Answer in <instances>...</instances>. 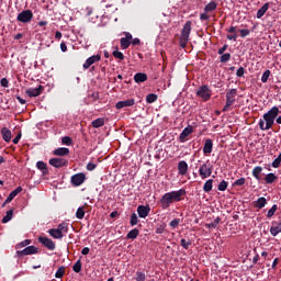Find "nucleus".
<instances>
[{
	"mask_svg": "<svg viewBox=\"0 0 281 281\" xmlns=\"http://www.w3.org/2000/svg\"><path fill=\"white\" fill-rule=\"evenodd\" d=\"M280 115V108L272 106L267 113L263 114L266 121V128H271L276 122V117Z\"/></svg>",
	"mask_w": 281,
	"mask_h": 281,
	"instance_id": "obj_1",
	"label": "nucleus"
},
{
	"mask_svg": "<svg viewBox=\"0 0 281 281\" xmlns=\"http://www.w3.org/2000/svg\"><path fill=\"white\" fill-rule=\"evenodd\" d=\"M192 32V22L191 21H187L182 31H181V35H180V47H182V49H186V47L188 46V41H190V33Z\"/></svg>",
	"mask_w": 281,
	"mask_h": 281,
	"instance_id": "obj_2",
	"label": "nucleus"
},
{
	"mask_svg": "<svg viewBox=\"0 0 281 281\" xmlns=\"http://www.w3.org/2000/svg\"><path fill=\"white\" fill-rule=\"evenodd\" d=\"M195 95H198V98H201L203 102H207L212 98V89H210L207 85L201 86L200 88H198Z\"/></svg>",
	"mask_w": 281,
	"mask_h": 281,
	"instance_id": "obj_3",
	"label": "nucleus"
},
{
	"mask_svg": "<svg viewBox=\"0 0 281 281\" xmlns=\"http://www.w3.org/2000/svg\"><path fill=\"white\" fill-rule=\"evenodd\" d=\"M218 8L216 1H211L204 7V12L200 14V21H210V13L214 12Z\"/></svg>",
	"mask_w": 281,
	"mask_h": 281,
	"instance_id": "obj_4",
	"label": "nucleus"
},
{
	"mask_svg": "<svg viewBox=\"0 0 281 281\" xmlns=\"http://www.w3.org/2000/svg\"><path fill=\"white\" fill-rule=\"evenodd\" d=\"M213 169L214 167L212 166V164H210V160L201 165L199 169V175L201 179H207V177H212Z\"/></svg>",
	"mask_w": 281,
	"mask_h": 281,
	"instance_id": "obj_5",
	"label": "nucleus"
},
{
	"mask_svg": "<svg viewBox=\"0 0 281 281\" xmlns=\"http://www.w3.org/2000/svg\"><path fill=\"white\" fill-rule=\"evenodd\" d=\"M34 19V13L32 10H24L18 14L16 21L20 23H30Z\"/></svg>",
	"mask_w": 281,
	"mask_h": 281,
	"instance_id": "obj_6",
	"label": "nucleus"
},
{
	"mask_svg": "<svg viewBox=\"0 0 281 281\" xmlns=\"http://www.w3.org/2000/svg\"><path fill=\"white\" fill-rule=\"evenodd\" d=\"M159 203L162 210H168V207H170V205L175 203L172 200V195H170V192L165 193L159 200Z\"/></svg>",
	"mask_w": 281,
	"mask_h": 281,
	"instance_id": "obj_7",
	"label": "nucleus"
},
{
	"mask_svg": "<svg viewBox=\"0 0 281 281\" xmlns=\"http://www.w3.org/2000/svg\"><path fill=\"white\" fill-rule=\"evenodd\" d=\"M85 181H87V176L82 172L76 173L70 178V182L75 186V188L82 186Z\"/></svg>",
	"mask_w": 281,
	"mask_h": 281,
	"instance_id": "obj_8",
	"label": "nucleus"
},
{
	"mask_svg": "<svg viewBox=\"0 0 281 281\" xmlns=\"http://www.w3.org/2000/svg\"><path fill=\"white\" fill-rule=\"evenodd\" d=\"M194 133V127L192 125H188L181 133L179 136V142L180 144H186V140L188 139V137H190V135H192Z\"/></svg>",
	"mask_w": 281,
	"mask_h": 281,
	"instance_id": "obj_9",
	"label": "nucleus"
},
{
	"mask_svg": "<svg viewBox=\"0 0 281 281\" xmlns=\"http://www.w3.org/2000/svg\"><path fill=\"white\" fill-rule=\"evenodd\" d=\"M49 165L53 166V168H65L69 165V160L65 158H50Z\"/></svg>",
	"mask_w": 281,
	"mask_h": 281,
	"instance_id": "obj_10",
	"label": "nucleus"
},
{
	"mask_svg": "<svg viewBox=\"0 0 281 281\" xmlns=\"http://www.w3.org/2000/svg\"><path fill=\"white\" fill-rule=\"evenodd\" d=\"M45 90V87L40 85L37 88H29L25 90V93L29 98H38L41 93Z\"/></svg>",
	"mask_w": 281,
	"mask_h": 281,
	"instance_id": "obj_11",
	"label": "nucleus"
},
{
	"mask_svg": "<svg viewBox=\"0 0 281 281\" xmlns=\"http://www.w3.org/2000/svg\"><path fill=\"white\" fill-rule=\"evenodd\" d=\"M173 203H179V201H183V196H186L187 191L186 189H179L178 191L169 192Z\"/></svg>",
	"mask_w": 281,
	"mask_h": 281,
	"instance_id": "obj_12",
	"label": "nucleus"
},
{
	"mask_svg": "<svg viewBox=\"0 0 281 281\" xmlns=\"http://www.w3.org/2000/svg\"><path fill=\"white\" fill-rule=\"evenodd\" d=\"M38 243H41L43 246H45L46 249H49V251H54V249H56V243H54V240H52L47 237L40 236Z\"/></svg>",
	"mask_w": 281,
	"mask_h": 281,
	"instance_id": "obj_13",
	"label": "nucleus"
},
{
	"mask_svg": "<svg viewBox=\"0 0 281 281\" xmlns=\"http://www.w3.org/2000/svg\"><path fill=\"white\" fill-rule=\"evenodd\" d=\"M34 254H38V248L35 246H27L23 250L18 251V256H33Z\"/></svg>",
	"mask_w": 281,
	"mask_h": 281,
	"instance_id": "obj_14",
	"label": "nucleus"
},
{
	"mask_svg": "<svg viewBox=\"0 0 281 281\" xmlns=\"http://www.w3.org/2000/svg\"><path fill=\"white\" fill-rule=\"evenodd\" d=\"M100 60H102V56L99 54L89 57L83 64V69H89L91 65H95V63H100Z\"/></svg>",
	"mask_w": 281,
	"mask_h": 281,
	"instance_id": "obj_15",
	"label": "nucleus"
},
{
	"mask_svg": "<svg viewBox=\"0 0 281 281\" xmlns=\"http://www.w3.org/2000/svg\"><path fill=\"white\" fill-rule=\"evenodd\" d=\"M0 135L3 139V142H5L7 144H10V142H12V131H10V128L2 127L0 130Z\"/></svg>",
	"mask_w": 281,
	"mask_h": 281,
	"instance_id": "obj_16",
	"label": "nucleus"
},
{
	"mask_svg": "<svg viewBox=\"0 0 281 281\" xmlns=\"http://www.w3.org/2000/svg\"><path fill=\"white\" fill-rule=\"evenodd\" d=\"M21 192H23V188L22 187H18L16 189H14L9 196L5 199L4 203H3V207L4 205H8V203H12V201H14V198L18 196L19 194H21Z\"/></svg>",
	"mask_w": 281,
	"mask_h": 281,
	"instance_id": "obj_17",
	"label": "nucleus"
},
{
	"mask_svg": "<svg viewBox=\"0 0 281 281\" xmlns=\"http://www.w3.org/2000/svg\"><path fill=\"white\" fill-rule=\"evenodd\" d=\"M131 41H133V35L131 33H125V37L121 38V48L128 49L131 47Z\"/></svg>",
	"mask_w": 281,
	"mask_h": 281,
	"instance_id": "obj_18",
	"label": "nucleus"
},
{
	"mask_svg": "<svg viewBox=\"0 0 281 281\" xmlns=\"http://www.w3.org/2000/svg\"><path fill=\"white\" fill-rule=\"evenodd\" d=\"M137 214L139 218H146L150 214V205H138Z\"/></svg>",
	"mask_w": 281,
	"mask_h": 281,
	"instance_id": "obj_19",
	"label": "nucleus"
},
{
	"mask_svg": "<svg viewBox=\"0 0 281 281\" xmlns=\"http://www.w3.org/2000/svg\"><path fill=\"white\" fill-rule=\"evenodd\" d=\"M128 106H135V99H127L125 101H119L116 104H115V108L117 110L120 109H126Z\"/></svg>",
	"mask_w": 281,
	"mask_h": 281,
	"instance_id": "obj_20",
	"label": "nucleus"
},
{
	"mask_svg": "<svg viewBox=\"0 0 281 281\" xmlns=\"http://www.w3.org/2000/svg\"><path fill=\"white\" fill-rule=\"evenodd\" d=\"M213 148H214V142L212 140V138H206L204 142L203 154L212 155Z\"/></svg>",
	"mask_w": 281,
	"mask_h": 281,
	"instance_id": "obj_21",
	"label": "nucleus"
},
{
	"mask_svg": "<svg viewBox=\"0 0 281 281\" xmlns=\"http://www.w3.org/2000/svg\"><path fill=\"white\" fill-rule=\"evenodd\" d=\"M238 94V90L233 88L226 92V102L234 104L236 102V95Z\"/></svg>",
	"mask_w": 281,
	"mask_h": 281,
	"instance_id": "obj_22",
	"label": "nucleus"
},
{
	"mask_svg": "<svg viewBox=\"0 0 281 281\" xmlns=\"http://www.w3.org/2000/svg\"><path fill=\"white\" fill-rule=\"evenodd\" d=\"M270 234L271 236H278V234H281V221L272 222V226L270 227Z\"/></svg>",
	"mask_w": 281,
	"mask_h": 281,
	"instance_id": "obj_23",
	"label": "nucleus"
},
{
	"mask_svg": "<svg viewBox=\"0 0 281 281\" xmlns=\"http://www.w3.org/2000/svg\"><path fill=\"white\" fill-rule=\"evenodd\" d=\"M178 171L179 175H181L182 177L188 175V162H186V160H181L178 162Z\"/></svg>",
	"mask_w": 281,
	"mask_h": 281,
	"instance_id": "obj_24",
	"label": "nucleus"
},
{
	"mask_svg": "<svg viewBox=\"0 0 281 281\" xmlns=\"http://www.w3.org/2000/svg\"><path fill=\"white\" fill-rule=\"evenodd\" d=\"M146 80H148V75H146V72H137L134 76V82H137V85L146 82Z\"/></svg>",
	"mask_w": 281,
	"mask_h": 281,
	"instance_id": "obj_25",
	"label": "nucleus"
},
{
	"mask_svg": "<svg viewBox=\"0 0 281 281\" xmlns=\"http://www.w3.org/2000/svg\"><path fill=\"white\" fill-rule=\"evenodd\" d=\"M270 2H266L258 11H257V19H262L265 14H267V10H269Z\"/></svg>",
	"mask_w": 281,
	"mask_h": 281,
	"instance_id": "obj_26",
	"label": "nucleus"
},
{
	"mask_svg": "<svg viewBox=\"0 0 281 281\" xmlns=\"http://www.w3.org/2000/svg\"><path fill=\"white\" fill-rule=\"evenodd\" d=\"M48 234L57 239V240H60L61 238H65V234L60 233V231H58L57 228H52L48 231Z\"/></svg>",
	"mask_w": 281,
	"mask_h": 281,
	"instance_id": "obj_27",
	"label": "nucleus"
},
{
	"mask_svg": "<svg viewBox=\"0 0 281 281\" xmlns=\"http://www.w3.org/2000/svg\"><path fill=\"white\" fill-rule=\"evenodd\" d=\"M54 155H56L57 157H67V155H69V148L59 147L54 150Z\"/></svg>",
	"mask_w": 281,
	"mask_h": 281,
	"instance_id": "obj_28",
	"label": "nucleus"
},
{
	"mask_svg": "<svg viewBox=\"0 0 281 281\" xmlns=\"http://www.w3.org/2000/svg\"><path fill=\"white\" fill-rule=\"evenodd\" d=\"M267 205V198L261 196L254 203V207H257V210H262Z\"/></svg>",
	"mask_w": 281,
	"mask_h": 281,
	"instance_id": "obj_29",
	"label": "nucleus"
},
{
	"mask_svg": "<svg viewBox=\"0 0 281 281\" xmlns=\"http://www.w3.org/2000/svg\"><path fill=\"white\" fill-rule=\"evenodd\" d=\"M13 216H14V209H11V210L7 211V214L1 220V223H3V224L10 223V220L13 218Z\"/></svg>",
	"mask_w": 281,
	"mask_h": 281,
	"instance_id": "obj_30",
	"label": "nucleus"
},
{
	"mask_svg": "<svg viewBox=\"0 0 281 281\" xmlns=\"http://www.w3.org/2000/svg\"><path fill=\"white\" fill-rule=\"evenodd\" d=\"M57 231L60 232V234H67L69 232V224L66 222H63L57 226Z\"/></svg>",
	"mask_w": 281,
	"mask_h": 281,
	"instance_id": "obj_31",
	"label": "nucleus"
},
{
	"mask_svg": "<svg viewBox=\"0 0 281 281\" xmlns=\"http://www.w3.org/2000/svg\"><path fill=\"white\" fill-rule=\"evenodd\" d=\"M138 236H139V229L134 228L127 233L126 238H128L130 240H135V238H137Z\"/></svg>",
	"mask_w": 281,
	"mask_h": 281,
	"instance_id": "obj_32",
	"label": "nucleus"
},
{
	"mask_svg": "<svg viewBox=\"0 0 281 281\" xmlns=\"http://www.w3.org/2000/svg\"><path fill=\"white\" fill-rule=\"evenodd\" d=\"M278 180V176H276V173H268L265 177V181L268 184L274 183Z\"/></svg>",
	"mask_w": 281,
	"mask_h": 281,
	"instance_id": "obj_33",
	"label": "nucleus"
},
{
	"mask_svg": "<svg viewBox=\"0 0 281 281\" xmlns=\"http://www.w3.org/2000/svg\"><path fill=\"white\" fill-rule=\"evenodd\" d=\"M262 173V167L257 166L252 169V177L257 179V181H260V175Z\"/></svg>",
	"mask_w": 281,
	"mask_h": 281,
	"instance_id": "obj_34",
	"label": "nucleus"
},
{
	"mask_svg": "<svg viewBox=\"0 0 281 281\" xmlns=\"http://www.w3.org/2000/svg\"><path fill=\"white\" fill-rule=\"evenodd\" d=\"M213 184H214V180L213 179L206 180L204 186H203V190L205 192H212Z\"/></svg>",
	"mask_w": 281,
	"mask_h": 281,
	"instance_id": "obj_35",
	"label": "nucleus"
},
{
	"mask_svg": "<svg viewBox=\"0 0 281 281\" xmlns=\"http://www.w3.org/2000/svg\"><path fill=\"white\" fill-rule=\"evenodd\" d=\"M36 168L38 170H42L43 175H47L48 170H47V164H45L44 161H37L36 162Z\"/></svg>",
	"mask_w": 281,
	"mask_h": 281,
	"instance_id": "obj_36",
	"label": "nucleus"
},
{
	"mask_svg": "<svg viewBox=\"0 0 281 281\" xmlns=\"http://www.w3.org/2000/svg\"><path fill=\"white\" fill-rule=\"evenodd\" d=\"M72 271H75V273H80L82 271V261L80 259L72 266Z\"/></svg>",
	"mask_w": 281,
	"mask_h": 281,
	"instance_id": "obj_37",
	"label": "nucleus"
},
{
	"mask_svg": "<svg viewBox=\"0 0 281 281\" xmlns=\"http://www.w3.org/2000/svg\"><path fill=\"white\" fill-rule=\"evenodd\" d=\"M229 186V182L228 181H225V180H222L220 182V184L217 186V190L220 192H225V190H227V187Z\"/></svg>",
	"mask_w": 281,
	"mask_h": 281,
	"instance_id": "obj_38",
	"label": "nucleus"
},
{
	"mask_svg": "<svg viewBox=\"0 0 281 281\" xmlns=\"http://www.w3.org/2000/svg\"><path fill=\"white\" fill-rule=\"evenodd\" d=\"M103 124H104V119H102V117H99V119L92 121L93 128H100V127H102Z\"/></svg>",
	"mask_w": 281,
	"mask_h": 281,
	"instance_id": "obj_39",
	"label": "nucleus"
},
{
	"mask_svg": "<svg viewBox=\"0 0 281 281\" xmlns=\"http://www.w3.org/2000/svg\"><path fill=\"white\" fill-rule=\"evenodd\" d=\"M276 212H278V204H273L267 213V218H273Z\"/></svg>",
	"mask_w": 281,
	"mask_h": 281,
	"instance_id": "obj_40",
	"label": "nucleus"
},
{
	"mask_svg": "<svg viewBox=\"0 0 281 281\" xmlns=\"http://www.w3.org/2000/svg\"><path fill=\"white\" fill-rule=\"evenodd\" d=\"M232 60V54L229 53H223L220 57V63H229Z\"/></svg>",
	"mask_w": 281,
	"mask_h": 281,
	"instance_id": "obj_41",
	"label": "nucleus"
},
{
	"mask_svg": "<svg viewBox=\"0 0 281 281\" xmlns=\"http://www.w3.org/2000/svg\"><path fill=\"white\" fill-rule=\"evenodd\" d=\"M157 98L158 97L155 93L147 94V97H146L147 104H153V102H157Z\"/></svg>",
	"mask_w": 281,
	"mask_h": 281,
	"instance_id": "obj_42",
	"label": "nucleus"
},
{
	"mask_svg": "<svg viewBox=\"0 0 281 281\" xmlns=\"http://www.w3.org/2000/svg\"><path fill=\"white\" fill-rule=\"evenodd\" d=\"M221 223V217H216L213 222L207 224L209 229H216L218 227V224Z\"/></svg>",
	"mask_w": 281,
	"mask_h": 281,
	"instance_id": "obj_43",
	"label": "nucleus"
},
{
	"mask_svg": "<svg viewBox=\"0 0 281 281\" xmlns=\"http://www.w3.org/2000/svg\"><path fill=\"white\" fill-rule=\"evenodd\" d=\"M76 216L77 218H79V221H82V218H85V206H80L77 209Z\"/></svg>",
	"mask_w": 281,
	"mask_h": 281,
	"instance_id": "obj_44",
	"label": "nucleus"
},
{
	"mask_svg": "<svg viewBox=\"0 0 281 281\" xmlns=\"http://www.w3.org/2000/svg\"><path fill=\"white\" fill-rule=\"evenodd\" d=\"M137 223H139V218L137 217V213H133L131 215V221H130V225L132 227H135V225H137Z\"/></svg>",
	"mask_w": 281,
	"mask_h": 281,
	"instance_id": "obj_45",
	"label": "nucleus"
},
{
	"mask_svg": "<svg viewBox=\"0 0 281 281\" xmlns=\"http://www.w3.org/2000/svg\"><path fill=\"white\" fill-rule=\"evenodd\" d=\"M271 76V70H266L261 76V82L267 83Z\"/></svg>",
	"mask_w": 281,
	"mask_h": 281,
	"instance_id": "obj_46",
	"label": "nucleus"
},
{
	"mask_svg": "<svg viewBox=\"0 0 281 281\" xmlns=\"http://www.w3.org/2000/svg\"><path fill=\"white\" fill-rule=\"evenodd\" d=\"M63 276H65V266H61L57 269L55 278L60 279Z\"/></svg>",
	"mask_w": 281,
	"mask_h": 281,
	"instance_id": "obj_47",
	"label": "nucleus"
},
{
	"mask_svg": "<svg viewBox=\"0 0 281 281\" xmlns=\"http://www.w3.org/2000/svg\"><path fill=\"white\" fill-rule=\"evenodd\" d=\"M61 144H64L65 146H71V144H74V139H71V137L69 136H64L61 138Z\"/></svg>",
	"mask_w": 281,
	"mask_h": 281,
	"instance_id": "obj_48",
	"label": "nucleus"
},
{
	"mask_svg": "<svg viewBox=\"0 0 281 281\" xmlns=\"http://www.w3.org/2000/svg\"><path fill=\"white\" fill-rule=\"evenodd\" d=\"M136 281H146V273L142 272V271H136Z\"/></svg>",
	"mask_w": 281,
	"mask_h": 281,
	"instance_id": "obj_49",
	"label": "nucleus"
},
{
	"mask_svg": "<svg viewBox=\"0 0 281 281\" xmlns=\"http://www.w3.org/2000/svg\"><path fill=\"white\" fill-rule=\"evenodd\" d=\"M180 245L181 247H183V249H190V245H192V241L186 240V238H182L180 240Z\"/></svg>",
	"mask_w": 281,
	"mask_h": 281,
	"instance_id": "obj_50",
	"label": "nucleus"
},
{
	"mask_svg": "<svg viewBox=\"0 0 281 281\" xmlns=\"http://www.w3.org/2000/svg\"><path fill=\"white\" fill-rule=\"evenodd\" d=\"M112 56H114V58H117L119 60H124V53L117 49L112 53Z\"/></svg>",
	"mask_w": 281,
	"mask_h": 281,
	"instance_id": "obj_51",
	"label": "nucleus"
},
{
	"mask_svg": "<svg viewBox=\"0 0 281 281\" xmlns=\"http://www.w3.org/2000/svg\"><path fill=\"white\" fill-rule=\"evenodd\" d=\"M181 223V220L179 218H175L173 221H171L169 223L170 227H172V229H177V227H179V224Z\"/></svg>",
	"mask_w": 281,
	"mask_h": 281,
	"instance_id": "obj_52",
	"label": "nucleus"
},
{
	"mask_svg": "<svg viewBox=\"0 0 281 281\" xmlns=\"http://www.w3.org/2000/svg\"><path fill=\"white\" fill-rule=\"evenodd\" d=\"M238 32L240 33L241 38H245V37L249 36V34H251V31H249L247 29H241Z\"/></svg>",
	"mask_w": 281,
	"mask_h": 281,
	"instance_id": "obj_53",
	"label": "nucleus"
},
{
	"mask_svg": "<svg viewBox=\"0 0 281 281\" xmlns=\"http://www.w3.org/2000/svg\"><path fill=\"white\" fill-rule=\"evenodd\" d=\"M245 183H247V180L245 178H239L233 183V186H245Z\"/></svg>",
	"mask_w": 281,
	"mask_h": 281,
	"instance_id": "obj_54",
	"label": "nucleus"
},
{
	"mask_svg": "<svg viewBox=\"0 0 281 281\" xmlns=\"http://www.w3.org/2000/svg\"><path fill=\"white\" fill-rule=\"evenodd\" d=\"M229 47V45L227 44H224L223 47H221L218 50H217V54L220 56H223V54H225V52H227V48Z\"/></svg>",
	"mask_w": 281,
	"mask_h": 281,
	"instance_id": "obj_55",
	"label": "nucleus"
},
{
	"mask_svg": "<svg viewBox=\"0 0 281 281\" xmlns=\"http://www.w3.org/2000/svg\"><path fill=\"white\" fill-rule=\"evenodd\" d=\"M236 76H237V78H243V76H245V68L239 67L236 71Z\"/></svg>",
	"mask_w": 281,
	"mask_h": 281,
	"instance_id": "obj_56",
	"label": "nucleus"
},
{
	"mask_svg": "<svg viewBox=\"0 0 281 281\" xmlns=\"http://www.w3.org/2000/svg\"><path fill=\"white\" fill-rule=\"evenodd\" d=\"M0 85L1 87L8 88L10 87V81H8V78H2Z\"/></svg>",
	"mask_w": 281,
	"mask_h": 281,
	"instance_id": "obj_57",
	"label": "nucleus"
},
{
	"mask_svg": "<svg viewBox=\"0 0 281 281\" xmlns=\"http://www.w3.org/2000/svg\"><path fill=\"white\" fill-rule=\"evenodd\" d=\"M21 137H23V133L19 132L18 135L13 138V144H19V142H21Z\"/></svg>",
	"mask_w": 281,
	"mask_h": 281,
	"instance_id": "obj_58",
	"label": "nucleus"
},
{
	"mask_svg": "<svg viewBox=\"0 0 281 281\" xmlns=\"http://www.w3.org/2000/svg\"><path fill=\"white\" fill-rule=\"evenodd\" d=\"M226 38L228 41H236L238 38V34H236V33L228 34V35H226Z\"/></svg>",
	"mask_w": 281,
	"mask_h": 281,
	"instance_id": "obj_59",
	"label": "nucleus"
},
{
	"mask_svg": "<svg viewBox=\"0 0 281 281\" xmlns=\"http://www.w3.org/2000/svg\"><path fill=\"white\" fill-rule=\"evenodd\" d=\"M259 128L260 131H269V128H267V125H265V120L259 121Z\"/></svg>",
	"mask_w": 281,
	"mask_h": 281,
	"instance_id": "obj_60",
	"label": "nucleus"
},
{
	"mask_svg": "<svg viewBox=\"0 0 281 281\" xmlns=\"http://www.w3.org/2000/svg\"><path fill=\"white\" fill-rule=\"evenodd\" d=\"M97 167H98V166H97L95 164L89 162V164L87 165V170L93 171V170H95Z\"/></svg>",
	"mask_w": 281,
	"mask_h": 281,
	"instance_id": "obj_61",
	"label": "nucleus"
},
{
	"mask_svg": "<svg viewBox=\"0 0 281 281\" xmlns=\"http://www.w3.org/2000/svg\"><path fill=\"white\" fill-rule=\"evenodd\" d=\"M234 103H229L228 101H226L224 108H223V112L226 113V111H229V108L233 106Z\"/></svg>",
	"mask_w": 281,
	"mask_h": 281,
	"instance_id": "obj_62",
	"label": "nucleus"
},
{
	"mask_svg": "<svg viewBox=\"0 0 281 281\" xmlns=\"http://www.w3.org/2000/svg\"><path fill=\"white\" fill-rule=\"evenodd\" d=\"M32 240L25 239L22 243H20V247H27V245H31Z\"/></svg>",
	"mask_w": 281,
	"mask_h": 281,
	"instance_id": "obj_63",
	"label": "nucleus"
},
{
	"mask_svg": "<svg viewBox=\"0 0 281 281\" xmlns=\"http://www.w3.org/2000/svg\"><path fill=\"white\" fill-rule=\"evenodd\" d=\"M140 43H142V41L139 38L136 37V38L133 40V37H132L131 44L139 45Z\"/></svg>",
	"mask_w": 281,
	"mask_h": 281,
	"instance_id": "obj_64",
	"label": "nucleus"
}]
</instances>
